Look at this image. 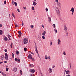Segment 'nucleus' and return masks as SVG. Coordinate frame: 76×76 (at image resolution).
Masks as SVG:
<instances>
[{
    "label": "nucleus",
    "mask_w": 76,
    "mask_h": 76,
    "mask_svg": "<svg viewBox=\"0 0 76 76\" xmlns=\"http://www.w3.org/2000/svg\"><path fill=\"white\" fill-rule=\"evenodd\" d=\"M30 53H31V54H33V55H34V53H33L31 52H30Z\"/></svg>",
    "instance_id": "40"
},
{
    "label": "nucleus",
    "mask_w": 76,
    "mask_h": 76,
    "mask_svg": "<svg viewBox=\"0 0 76 76\" xmlns=\"http://www.w3.org/2000/svg\"><path fill=\"white\" fill-rule=\"evenodd\" d=\"M28 42V39H24L23 40V42L24 44H26Z\"/></svg>",
    "instance_id": "1"
},
{
    "label": "nucleus",
    "mask_w": 76,
    "mask_h": 76,
    "mask_svg": "<svg viewBox=\"0 0 76 76\" xmlns=\"http://www.w3.org/2000/svg\"><path fill=\"white\" fill-rule=\"evenodd\" d=\"M32 9V10H35V8H34V7H31Z\"/></svg>",
    "instance_id": "29"
},
{
    "label": "nucleus",
    "mask_w": 76,
    "mask_h": 76,
    "mask_svg": "<svg viewBox=\"0 0 76 76\" xmlns=\"http://www.w3.org/2000/svg\"><path fill=\"white\" fill-rule=\"evenodd\" d=\"M15 61H18V59L17 58H15Z\"/></svg>",
    "instance_id": "38"
},
{
    "label": "nucleus",
    "mask_w": 76,
    "mask_h": 76,
    "mask_svg": "<svg viewBox=\"0 0 76 76\" xmlns=\"http://www.w3.org/2000/svg\"><path fill=\"white\" fill-rule=\"evenodd\" d=\"M13 71L14 72H16L17 71V68L16 67H14L13 69Z\"/></svg>",
    "instance_id": "4"
},
{
    "label": "nucleus",
    "mask_w": 76,
    "mask_h": 76,
    "mask_svg": "<svg viewBox=\"0 0 76 76\" xmlns=\"http://www.w3.org/2000/svg\"><path fill=\"white\" fill-rule=\"evenodd\" d=\"M26 7H23V9H26Z\"/></svg>",
    "instance_id": "52"
},
{
    "label": "nucleus",
    "mask_w": 76,
    "mask_h": 76,
    "mask_svg": "<svg viewBox=\"0 0 76 76\" xmlns=\"http://www.w3.org/2000/svg\"><path fill=\"white\" fill-rule=\"evenodd\" d=\"M45 34H46V31H44L42 32V35L44 36L45 35Z\"/></svg>",
    "instance_id": "12"
},
{
    "label": "nucleus",
    "mask_w": 76,
    "mask_h": 76,
    "mask_svg": "<svg viewBox=\"0 0 76 76\" xmlns=\"http://www.w3.org/2000/svg\"><path fill=\"white\" fill-rule=\"evenodd\" d=\"M31 29H32L33 28V27H34V25H31Z\"/></svg>",
    "instance_id": "24"
},
{
    "label": "nucleus",
    "mask_w": 76,
    "mask_h": 76,
    "mask_svg": "<svg viewBox=\"0 0 76 76\" xmlns=\"http://www.w3.org/2000/svg\"><path fill=\"white\" fill-rule=\"evenodd\" d=\"M66 35H67L68 37L69 35H68V33H67V32H66Z\"/></svg>",
    "instance_id": "49"
},
{
    "label": "nucleus",
    "mask_w": 76,
    "mask_h": 76,
    "mask_svg": "<svg viewBox=\"0 0 76 76\" xmlns=\"http://www.w3.org/2000/svg\"><path fill=\"white\" fill-rule=\"evenodd\" d=\"M37 3L36 2V1H34L33 2V4L34 6H36Z\"/></svg>",
    "instance_id": "11"
},
{
    "label": "nucleus",
    "mask_w": 76,
    "mask_h": 76,
    "mask_svg": "<svg viewBox=\"0 0 76 76\" xmlns=\"http://www.w3.org/2000/svg\"><path fill=\"white\" fill-rule=\"evenodd\" d=\"M5 58L6 60H8L9 58H8V56L7 55V53H6L5 54Z\"/></svg>",
    "instance_id": "3"
},
{
    "label": "nucleus",
    "mask_w": 76,
    "mask_h": 76,
    "mask_svg": "<svg viewBox=\"0 0 76 76\" xmlns=\"http://www.w3.org/2000/svg\"><path fill=\"white\" fill-rule=\"evenodd\" d=\"M72 15H73V13L74 12H72Z\"/></svg>",
    "instance_id": "60"
},
{
    "label": "nucleus",
    "mask_w": 76,
    "mask_h": 76,
    "mask_svg": "<svg viewBox=\"0 0 76 76\" xmlns=\"http://www.w3.org/2000/svg\"><path fill=\"white\" fill-rule=\"evenodd\" d=\"M69 66H70V68H69V69H71V63L69 64Z\"/></svg>",
    "instance_id": "44"
},
{
    "label": "nucleus",
    "mask_w": 76,
    "mask_h": 76,
    "mask_svg": "<svg viewBox=\"0 0 76 76\" xmlns=\"http://www.w3.org/2000/svg\"><path fill=\"white\" fill-rule=\"evenodd\" d=\"M7 36H8V38H9V40H11L10 37H11V36H10V35H9V34H8Z\"/></svg>",
    "instance_id": "14"
},
{
    "label": "nucleus",
    "mask_w": 76,
    "mask_h": 76,
    "mask_svg": "<svg viewBox=\"0 0 76 76\" xmlns=\"http://www.w3.org/2000/svg\"><path fill=\"white\" fill-rule=\"evenodd\" d=\"M53 26L54 28H56V25L55 24H53Z\"/></svg>",
    "instance_id": "27"
},
{
    "label": "nucleus",
    "mask_w": 76,
    "mask_h": 76,
    "mask_svg": "<svg viewBox=\"0 0 76 76\" xmlns=\"http://www.w3.org/2000/svg\"><path fill=\"white\" fill-rule=\"evenodd\" d=\"M20 73L21 75H22V71L21 70H20Z\"/></svg>",
    "instance_id": "26"
},
{
    "label": "nucleus",
    "mask_w": 76,
    "mask_h": 76,
    "mask_svg": "<svg viewBox=\"0 0 76 76\" xmlns=\"http://www.w3.org/2000/svg\"><path fill=\"white\" fill-rule=\"evenodd\" d=\"M4 41H7V40H8V39L7 38V37H6V36H5L4 37Z\"/></svg>",
    "instance_id": "5"
},
{
    "label": "nucleus",
    "mask_w": 76,
    "mask_h": 76,
    "mask_svg": "<svg viewBox=\"0 0 76 76\" xmlns=\"http://www.w3.org/2000/svg\"><path fill=\"white\" fill-rule=\"evenodd\" d=\"M38 38H39V39H40V38H41V36H38Z\"/></svg>",
    "instance_id": "48"
},
{
    "label": "nucleus",
    "mask_w": 76,
    "mask_h": 76,
    "mask_svg": "<svg viewBox=\"0 0 76 76\" xmlns=\"http://www.w3.org/2000/svg\"><path fill=\"white\" fill-rule=\"evenodd\" d=\"M50 45H52V42L51 41L50 42Z\"/></svg>",
    "instance_id": "53"
},
{
    "label": "nucleus",
    "mask_w": 76,
    "mask_h": 76,
    "mask_svg": "<svg viewBox=\"0 0 76 76\" xmlns=\"http://www.w3.org/2000/svg\"><path fill=\"white\" fill-rule=\"evenodd\" d=\"M34 66L33 64H31V67H34Z\"/></svg>",
    "instance_id": "30"
},
{
    "label": "nucleus",
    "mask_w": 76,
    "mask_h": 76,
    "mask_svg": "<svg viewBox=\"0 0 76 76\" xmlns=\"http://www.w3.org/2000/svg\"><path fill=\"white\" fill-rule=\"evenodd\" d=\"M50 58H51L50 57V56H48V58H49V59H50Z\"/></svg>",
    "instance_id": "55"
},
{
    "label": "nucleus",
    "mask_w": 76,
    "mask_h": 76,
    "mask_svg": "<svg viewBox=\"0 0 76 76\" xmlns=\"http://www.w3.org/2000/svg\"><path fill=\"white\" fill-rule=\"evenodd\" d=\"M17 10L18 12H20V10H19V9H17Z\"/></svg>",
    "instance_id": "46"
},
{
    "label": "nucleus",
    "mask_w": 76,
    "mask_h": 76,
    "mask_svg": "<svg viewBox=\"0 0 76 76\" xmlns=\"http://www.w3.org/2000/svg\"><path fill=\"white\" fill-rule=\"evenodd\" d=\"M24 51H26V50H27V48H24Z\"/></svg>",
    "instance_id": "22"
},
{
    "label": "nucleus",
    "mask_w": 76,
    "mask_h": 76,
    "mask_svg": "<svg viewBox=\"0 0 76 76\" xmlns=\"http://www.w3.org/2000/svg\"><path fill=\"white\" fill-rule=\"evenodd\" d=\"M49 70L50 71V73H51L52 72V69H51V68H50L49 69Z\"/></svg>",
    "instance_id": "19"
},
{
    "label": "nucleus",
    "mask_w": 76,
    "mask_h": 76,
    "mask_svg": "<svg viewBox=\"0 0 76 76\" xmlns=\"http://www.w3.org/2000/svg\"><path fill=\"white\" fill-rule=\"evenodd\" d=\"M21 33V31H18V34H20Z\"/></svg>",
    "instance_id": "39"
},
{
    "label": "nucleus",
    "mask_w": 76,
    "mask_h": 76,
    "mask_svg": "<svg viewBox=\"0 0 76 76\" xmlns=\"http://www.w3.org/2000/svg\"><path fill=\"white\" fill-rule=\"evenodd\" d=\"M35 72V70L34 69H31V72H32L33 73H34Z\"/></svg>",
    "instance_id": "7"
},
{
    "label": "nucleus",
    "mask_w": 76,
    "mask_h": 76,
    "mask_svg": "<svg viewBox=\"0 0 76 76\" xmlns=\"http://www.w3.org/2000/svg\"><path fill=\"white\" fill-rule=\"evenodd\" d=\"M12 4H13V5H15L14 4V3L13 2V1H12Z\"/></svg>",
    "instance_id": "45"
},
{
    "label": "nucleus",
    "mask_w": 76,
    "mask_h": 76,
    "mask_svg": "<svg viewBox=\"0 0 76 76\" xmlns=\"http://www.w3.org/2000/svg\"><path fill=\"white\" fill-rule=\"evenodd\" d=\"M58 42H61V41L59 39H58Z\"/></svg>",
    "instance_id": "20"
},
{
    "label": "nucleus",
    "mask_w": 76,
    "mask_h": 76,
    "mask_svg": "<svg viewBox=\"0 0 76 76\" xmlns=\"http://www.w3.org/2000/svg\"><path fill=\"white\" fill-rule=\"evenodd\" d=\"M70 12H74L75 10H74V8L73 7H72L71 9V10H70Z\"/></svg>",
    "instance_id": "8"
},
{
    "label": "nucleus",
    "mask_w": 76,
    "mask_h": 76,
    "mask_svg": "<svg viewBox=\"0 0 76 76\" xmlns=\"http://www.w3.org/2000/svg\"><path fill=\"white\" fill-rule=\"evenodd\" d=\"M64 29L65 31H66V32H67V27H66V26H64Z\"/></svg>",
    "instance_id": "6"
},
{
    "label": "nucleus",
    "mask_w": 76,
    "mask_h": 76,
    "mask_svg": "<svg viewBox=\"0 0 76 76\" xmlns=\"http://www.w3.org/2000/svg\"><path fill=\"white\" fill-rule=\"evenodd\" d=\"M12 16H13V17H14V18H15V15L14 14L13 12H12Z\"/></svg>",
    "instance_id": "21"
},
{
    "label": "nucleus",
    "mask_w": 76,
    "mask_h": 76,
    "mask_svg": "<svg viewBox=\"0 0 76 76\" xmlns=\"http://www.w3.org/2000/svg\"><path fill=\"white\" fill-rule=\"evenodd\" d=\"M16 54H17V55H19V51H17L16 52Z\"/></svg>",
    "instance_id": "23"
},
{
    "label": "nucleus",
    "mask_w": 76,
    "mask_h": 76,
    "mask_svg": "<svg viewBox=\"0 0 76 76\" xmlns=\"http://www.w3.org/2000/svg\"><path fill=\"white\" fill-rule=\"evenodd\" d=\"M12 58L14 57V54H13V53H12Z\"/></svg>",
    "instance_id": "28"
},
{
    "label": "nucleus",
    "mask_w": 76,
    "mask_h": 76,
    "mask_svg": "<svg viewBox=\"0 0 76 76\" xmlns=\"http://www.w3.org/2000/svg\"><path fill=\"white\" fill-rule=\"evenodd\" d=\"M48 21L49 22H51V18L50 17H49L48 18Z\"/></svg>",
    "instance_id": "15"
},
{
    "label": "nucleus",
    "mask_w": 76,
    "mask_h": 76,
    "mask_svg": "<svg viewBox=\"0 0 76 76\" xmlns=\"http://www.w3.org/2000/svg\"><path fill=\"white\" fill-rule=\"evenodd\" d=\"M4 56L3 55L1 56V60H3L4 59Z\"/></svg>",
    "instance_id": "9"
},
{
    "label": "nucleus",
    "mask_w": 76,
    "mask_h": 76,
    "mask_svg": "<svg viewBox=\"0 0 76 76\" xmlns=\"http://www.w3.org/2000/svg\"><path fill=\"white\" fill-rule=\"evenodd\" d=\"M4 51H5V52H7V49H5Z\"/></svg>",
    "instance_id": "51"
},
{
    "label": "nucleus",
    "mask_w": 76,
    "mask_h": 76,
    "mask_svg": "<svg viewBox=\"0 0 76 76\" xmlns=\"http://www.w3.org/2000/svg\"><path fill=\"white\" fill-rule=\"evenodd\" d=\"M12 45H13V43H12L11 44V45H10V46H11V48H12Z\"/></svg>",
    "instance_id": "32"
},
{
    "label": "nucleus",
    "mask_w": 76,
    "mask_h": 76,
    "mask_svg": "<svg viewBox=\"0 0 76 76\" xmlns=\"http://www.w3.org/2000/svg\"><path fill=\"white\" fill-rule=\"evenodd\" d=\"M15 27H18V25H17L16 24V25H15Z\"/></svg>",
    "instance_id": "61"
},
{
    "label": "nucleus",
    "mask_w": 76,
    "mask_h": 76,
    "mask_svg": "<svg viewBox=\"0 0 76 76\" xmlns=\"http://www.w3.org/2000/svg\"><path fill=\"white\" fill-rule=\"evenodd\" d=\"M4 63H7V61H4Z\"/></svg>",
    "instance_id": "58"
},
{
    "label": "nucleus",
    "mask_w": 76,
    "mask_h": 76,
    "mask_svg": "<svg viewBox=\"0 0 76 76\" xmlns=\"http://www.w3.org/2000/svg\"><path fill=\"white\" fill-rule=\"evenodd\" d=\"M36 53H37V54H38V56H39V54H38V50L36 51Z\"/></svg>",
    "instance_id": "50"
},
{
    "label": "nucleus",
    "mask_w": 76,
    "mask_h": 76,
    "mask_svg": "<svg viewBox=\"0 0 76 76\" xmlns=\"http://www.w3.org/2000/svg\"><path fill=\"white\" fill-rule=\"evenodd\" d=\"M54 31L55 32V33H57V29H56V28L54 29Z\"/></svg>",
    "instance_id": "33"
},
{
    "label": "nucleus",
    "mask_w": 76,
    "mask_h": 76,
    "mask_svg": "<svg viewBox=\"0 0 76 76\" xmlns=\"http://www.w3.org/2000/svg\"><path fill=\"white\" fill-rule=\"evenodd\" d=\"M18 62H20V59H18Z\"/></svg>",
    "instance_id": "54"
},
{
    "label": "nucleus",
    "mask_w": 76,
    "mask_h": 76,
    "mask_svg": "<svg viewBox=\"0 0 76 76\" xmlns=\"http://www.w3.org/2000/svg\"><path fill=\"white\" fill-rule=\"evenodd\" d=\"M3 26V25L1 24H0V27H2Z\"/></svg>",
    "instance_id": "47"
},
{
    "label": "nucleus",
    "mask_w": 76,
    "mask_h": 76,
    "mask_svg": "<svg viewBox=\"0 0 76 76\" xmlns=\"http://www.w3.org/2000/svg\"><path fill=\"white\" fill-rule=\"evenodd\" d=\"M14 4H15V6H17V3H16V2H15Z\"/></svg>",
    "instance_id": "25"
},
{
    "label": "nucleus",
    "mask_w": 76,
    "mask_h": 76,
    "mask_svg": "<svg viewBox=\"0 0 76 76\" xmlns=\"http://www.w3.org/2000/svg\"><path fill=\"white\" fill-rule=\"evenodd\" d=\"M2 75H3V76H6V75H4V73L3 72H2Z\"/></svg>",
    "instance_id": "34"
},
{
    "label": "nucleus",
    "mask_w": 76,
    "mask_h": 76,
    "mask_svg": "<svg viewBox=\"0 0 76 76\" xmlns=\"http://www.w3.org/2000/svg\"><path fill=\"white\" fill-rule=\"evenodd\" d=\"M64 76H65V72H64Z\"/></svg>",
    "instance_id": "64"
},
{
    "label": "nucleus",
    "mask_w": 76,
    "mask_h": 76,
    "mask_svg": "<svg viewBox=\"0 0 76 76\" xmlns=\"http://www.w3.org/2000/svg\"><path fill=\"white\" fill-rule=\"evenodd\" d=\"M42 27H43V28H44L45 27H44V25H42Z\"/></svg>",
    "instance_id": "56"
},
{
    "label": "nucleus",
    "mask_w": 76,
    "mask_h": 76,
    "mask_svg": "<svg viewBox=\"0 0 76 76\" xmlns=\"http://www.w3.org/2000/svg\"><path fill=\"white\" fill-rule=\"evenodd\" d=\"M1 63H3V62H0V64H1Z\"/></svg>",
    "instance_id": "59"
},
{
    "label": "nucleus",
    "mask_w": 76,
    "mask_h": 76,
    "mask_svg": "<svg viewBox=\"0 0 76 76\" xmlns=\"http://www.w3.org/2000/svg\"><path fill=\"white\" fill-rule=\"evenodd\" d=\"M1 30H0V35H1L2 34V33H1Z\"/></svg>",
    "instance_id": "35"
},
{
    "label": "nucleus",
    "mask_w": 76,
    "mask_h": 76,
    "mask_svg": "<svg viewBox=\"0 0 76 76\" xmlns=\"http://www.w3.org/2000/svg\"><path fill=\"white\" fill-rule=\"evenodd\" d=\"M31 58L32 61H34V59L32 57H31Z\"/></svg>",
    "instance_id": "36"
},
{
    "label": "nucleus",
    "mask_w": 76,
    "mask_h": 76,
    "mask_svg": "<svg viewBox=\"0 0 76 76\" xmlns=\"http://www.w3.org/2000/svg\"><path fill=\"white\" fill-rule=\"evenodd\" d=\"M66 74H69V73H70V71H69V69H68L66 70Z\"/></svg>",
    "instance_id": "13"
},
{
    "label": "nucleus",
    "mask_w": 76,
    "mask_h": 76,
    "mask_svg": "<svg viewBox=\"0 0 76 76\" xmlns=\"http://www.w3.org/2000/svg\"><path fill=\"white\" fill-rule=\"evenodd\" d=\"M66 76H70V75H66Z\"/></svg>",
    "instance_id": "62"
},
{
    "label": "nucleus",
    "mask_w": 76,
    "mask_h": 76,
    "mask_svg": "<svg viewBox=\"0 0 76 76\" xmlns=\"http://www.w3.org/2000/svg\"><path fill=\"white\" fill-rule=\"evenodd\" d=\"M42 38H43V39H45V38L44 36H42Z\"/></svg>",
    "instance_id": "31"
},
{
    "label": "nucleus",
    "mask_w": 76,
    "mask_h": 76,
    "mask_svg": "<svg viewBox=\"0 0 76 76\" xmlns=\"http://www.w3.org/2000/svg\"><path fill=\"white\" fill-rule=\"evenodd\" d=\"M45 10L46 12H48V8H46Z\"/></svg>",
    "instance_id": "41"
},
{
    "label": "nucleus",
    "mask_w": 76,
    "mask_h": 76,
    "mask_svg": "<svg viewBox=\"0 0 76 76\" xmlns=\"http://www.w3.org/2000/svg\"><path fill=\"white\" fill-rule=\"evenodd\" d=\"M35 48L36 49H37V47H36Z\"/></svg>",
    "instance_id": "63"
},
{
    "label": "nucleus",
    "mask_w": 76,
    "mask_h": 76,
    "mask_svg": "<svg viewBox=\"0 0 76 76\" xmlns=\"http://www.w3.org/2000/svg\"><path fill=\"white\" fill-rule=\"evenodd\" d=\"M58 6L59 7H60V6H61V4H60V3H58Z\"/></svg>",
    "instance_id": "16"
},
{
    "label": "nucleus",
    "mask_w": 76,
    "mask_h": 76,
    "mask_svg": "<svg viewBox=\"0 0 76 76\" xmlns=\"http://www.w3.org/2000/svg\"><path fill=\"white\" fill-rule=\"evenodd\" d=\"M55 1L57 3H58V0H55Z\"/></svg>",
    "instance_id": "43"
},
{
    "label": "nucleus",
    "mask_w": 76,
    "mask_h": 76,
    "mask_svg": "<svg viewBox=\"0 0 76 76\" xmlns=\"http://www.w3.org/2000/svg\"><path fill=\"white\" fill-rule=\"evenodd\" d=\"M32 55L31 54H29L28 57V58L29 59H31L32 58Z\"/></svg>",
    "instance_id": "10"
},
{
    "label": "nucleus",
    "mask_w": 76,
    "mask_h": 76,
    "mask_svg": "<svg viewBox=\"0 0 76 76\" xmlns=\"http://www.w3.org/2000/svg\"><path fill=\"white\" fill-rule=\"evenodd\" d=\"M4 4H6V1H4Z\"/></svg>",
    "instance_id": "42"
},
{
    "label": "nucleus",
    "mask_w": 76,
    "mask_h": 76,
    "mask_svg": "<svg viewBox=\"0 0 76 76\" xmlns=\"http://www.w3.org/2000/svg\"><path fill=\"white\" fill-rule=\"evenodd\" d=\"M6 71H9V68H7L6 69Z\"/></svg>",
    "instance_id": "37"
},
{
    "label": "nucleus",
    "mask_w": 76,
    "mask_h": 76,
    "mask_svg": "<svg viewBox=\"0 0 76 76\" xmlns=\"http://www.w3.org/2000/svg\"><path fill=\"white\" fill-rule=\"evenodd\" d=\"M52 67L53 68H54V67H55V66L54 65H53Z\"/></svg>",
    "instance_id": "57"
},
{
    "label": "nucleus",
    "mask_w": 76,
    "mask_h": 76,
    "mask_svg": "<svg viewBox=\"0 0 76 76\" xmlns=\"http://www.w3.org/2000/svg\"><path fill=\"white\" fill-rule=\"evenodd\" d=\"M45 59H48V57L47 55L45 56Z\"/></svg>",
    "instance_id": "18"
},
{
    "label": "nucleus",
    "mask_w": 76,
    "mask_h": 76,
    "mask_svg": "<svg viewBox=\"0 0 76 76\" xmlns=\"http://www.w3.org/2000/svg\"><path fill=\"white\" fill-rule=\"evenodd\" d=\"M55 10L57 14L60 13V11H59V9L58 7H56Z\"/></svg>",
    "instance_id": "2"
},
{
    "label": "nucleus",
    "mask_w": 76,
    "mask_h": 76,
    "mask_svg": "<svg viewBox=\"0 0 76 76\" xmlns=\"http://www.w3.org/2000/svg\"><path fill=\"white\" fill-rule=\"evenodd\" d=\"M63 54L64 56H66V53L64 51L63 52Z\"/></svg>",
    "instance_id": "17"
}]
</instances>
